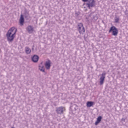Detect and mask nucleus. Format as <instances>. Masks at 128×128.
<instances>
[{
    "label": "nucleus",
    "mask_w": 128,
    "mask_h": 128,
    "mask_svg": "<svg viewBox=\"0 0 128 128\" xmlns=\"http://www.w3.org/2000/svg\"><path fill=\"white\" fill-rule=\"evenodd\" d=\"M26 30L29 32V34H32L34 32V27L32 26H29L26 28Z\"/></svg>",
    "instance_id": "8"
},
{
    "label": "nucleus",
    "mask_w": 128,
    "mask_h": 128,
    "mask_svg": "<svg viewBox=\"0 0 128 128\" xmlns=\"http://www.w3.org/2000/svg\"><path fill=\"white\" fill-rule=\"evenodd\" d=\"M18 32V29L16 27H12L8 32L6 36H7L8 42H12L14 38H16V32Z\"/></svg>",
    "instance_id": "1"
},
{
    "label": "nucleus",
    "mask_w": 128,
    "mask_h": 128,
    "mask_svg": "<svg viewBox=\"0 0 128 128\" xmlns=\"http://www.w3.org/2000/svg\"><path fill=\"white\" fill-rule=\"evenodd\" d=\"M14 128V127H12V128Z\"/></svg>",
    "instance_id": "16"
},
{
    "label": "nucleus",
    "mask_w": 128,
    "mask_h": 128,
    "mask_svg": "<svg viewBox=\"0 0 128 128\" xmlns=\"http://www.w3.org/2000/svg\"><path fill=\"white\" fill-rule=\"evenodd\" d=\"M25 52L26 54H30L32 50H30V48H28V47H26L25 48Z\"/></svg>",
    "instance_id": "13"
},
{
    "label": "nucleus",
    "mask_w": 128,
    "mask_h": 128,
    "mask_svg": "<svg viewBox=\"0 0 128 128\" xmlns=\"http://www.w3.org/2000/svg\"><path fill=\"white\" fill-rule=\"evenodd\" d=\"M64 110H66V108H64L62 106L61 107H59L57 110H56V112H58V114H64Z\"/></svg>",
    "instance_id": "5"
},
{
    "label": "nucleus",
    "mask_w": 128,
    "mask_h": 128,
    "mask_svg": "<svg viewBox=\"0 0 128 128\" xmlns=\"http://www.w3.org/2000/svg\"><path fill=\"white\" fill-rule=\"evenodd\" d=\"M109 32H112V36H117L118 34V29L114 26H112L109 30Z\"/></svg>",
    "instance_id": "3"
},
{
    "label": "nucleus",
    "mask_w": 128,
    "mask_h": 128,
    "mask_svg": "<svg viewBox=\"0 0 128 128\" xmlns=\"http://www.w3.org/2000/svg\"><path fill=\"white\" fill-rule=\"evenodd\" d=\"M82 2H88V3L86 4V6H88L89 8H92L96 6V0H82Z\"/></svg>",
    "instance_id": "4"
},
{
    "label": "nucleus",
    "mask_w": 128,
    "mask_h": 128,
    "mask_svg": "<svg viewBox=\"0 0 128 128\" xmlns=\"http://www.w3.org/2000/svg\"><path fill=\"white\" fill-rule=\"evenodd\" d=\"M52 62H50V60H48L46 61L45 63V66L46 68V70H50V64Z\"/></svg>",
    "instance_id": "7"
},
{
    "label": "nucleus",
    "mask_w": 128,
    "mask_h": 128,
    "mask_svg": "<svg viewBox=\"0 0 128 128\" xmlns=\"http://www.w3.org/2000/svg\"><path fill=\"white\" fill-rule=\"evenodd\" d=\"M94 102H86V106L88 108H90V106H92L94 104Z\"/></svg>",
    "instance_id": "12"
},
{
    "label": "nucleus",
    "mask_w": 128,
    "mask_h": 128,
    "mask_svg": "<svg viewBox=\"0 0 128 128\" xmlns=\"http://www.w3.org/2000/svg\"><path fill=\"white\" fill-rule=\"evenodd\" d=\"M77 29L80 34H84L86 32V29L84 26V24L82 23H78L77 26Z\"/></svg>",
    "instance_id": "2"
},
{
    "label": "nucleus",
    "mask_w": 128,
    "mask_h": 128,
    "mask_svg": "<svg viewBox=\"0 0 128 128\" xmlns=\"http://www.w3.org/2000/svg\"><path fill=\"white\" fill-rule=\"evenodd\" d=\"M19 22L20 26H24V16L22 15L20 16Z\"/></svg>",
    "instance_id": "9"
},
{
    "label": "nucleus",
    "mask_w": 128,
    "mask_h": 128,
    "mask_svg": "<svg viewBox=\"0 0 128 128\" xmlns=\"http://www.w3.org/2000/svg\"><path fill=\"white\" fill-rule=\"evenodd\" d=\"M115 22H118V20H120V18L118 17H116L114 18Z\"/></svg>",
    "instance_id": "15"
},
{
    "label": "nucleus",
    "mask_w": 128,
    "mask_h": 128,
    "mask_svg": "<svg viewBox=\"0 0 128 128\" xmlns=\"http://www.w3.org/2000/svg\"><path fill=\"white\" fill-rule=\"evenodd\" d=\"M32 60L34 62H37L38 61V56L36 55H34L32 58Z\"/></svg>",
    "instance_id": "11"
},
{
    "label": "nucleus",
    "mask_w": 128,
    "mask_h": 128,
    "mask_svg": "<svg viewBox=\"0 0 128 128\" xmlns=\"http://www.w3.org/2000/svg\"><path fill=\"white\" fill-rule=\"evenodd\" d=\"M102 116H99L96 119V121L95 122V126H98V124H100L102 122Z\"/></svg>",
    "instance_id": "10"
},
{
    "label": "nucleus",
    "mask_w": 128,
    "mask_h": 128,
    "mask_svg": "<svg viewBox=\"0 0 128 128\" xmlns=\"http://www.w3.org/2000/svg\"><path fill=\"white\" fill-rule=\"evenodd\" d=\"M39 70L41 72H44V66H39Z\"/></svg>",
    "instance_id": "14"
},
{
    "label": "nucleus",
    "mask_w": 128,
    "mask_h": 128,
    "mask_svg": "<svg viewBox=\"0 0 128 128\" xmlns=\"http://www.w3.org/2000/svg\"><path fill=\"white\" fill-rule=\"evenodd\" d=\"M104 78H106V73H102V76L100 78V84H104Z\"/></svg>",
    "instance_id": "6"
}]
</instances>
